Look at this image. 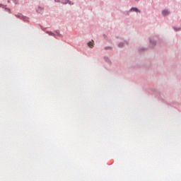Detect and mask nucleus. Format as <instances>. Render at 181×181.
Returning <instances> with one entry per match:
<instances>
[{
  "label": "nucleus",
  "mask_w": 181,
  "mask_h": 181,
  "mask_svg": "<svg viewBox=\"0 0 181 181\" xmlns=\"http://www.w3.org/2000/svg\"><path fill=\"white\" fill-rule=\"evenodd\" d=\"M43 11H44V8H43V7H41V6H38L37 7V10H36V12L37 13H43Z\"/></svg>",
  "instance_id": "5"
},
{
  "label": "nucleus",
  "mask_w": 181,
  "mask_h": 181,
  "mask_svg": "<svg viewBox=\"0 0 181 181\" xmlns=\"http://www.w3.org/2000/svg\"><path fill=\"white\" fill-rule=\"evenodd\" d=\"M149 42L151 47H155V46H156V40H155V39L150 38Z\"/></svg>",
  "instance_id": "2"
},
{
  "label": "nucleus",
  "mask_w": 181,
  "mask_h": 181,
  "mask_svg": "<svg viewBox=\"0 0 181 181\" xmlns=\"http://www.w3.org/2000/svg\"><path fill=\"white\" fill-rule=\"evenodd\" d=\"M111 49V47H105V50H109Z\"/></svg>",
  "instance_id": "15"
},
{
  "label": "nucleus",
  "mask_w": 181,
  "mask_h": 181,
  "mask_svg": "<svg viewBox=\"0 0 181 181\" xmlns=\"http://www.w3.org/2000/svg\"><path fill=\"white\" fill-rule=\"evenodd\" d=\"M12 1H14V0H12Z\"/></svg>",
  "instance_id": "22"
},
{
  "label": "nucleus",
  "mask_w": 181,
  "mask_h": 181,
  "mask_svg": "<svg viewBox=\"0 0 181 181\" xmlns=\"http://www.w3.org/2000/svg\"><path fill=\"white\" fill-rule=\"evenodd\" d=\"M54 33L57 34V36H58V37H63V35L60 34V30H54Z\"/></svg>",
  "instance_id": "7"
},
{
  "label": "nucleus",
  "mask_w": 181,
  "mask_h": 181,
  "mask_svg": "<svg viewBox=\"0 0 181 181\" xmlns=\"http://www.w3.org/2000/svg\"><path fill=\"white\" fill-rule=\"evenodd\" d=\"M128 45V42L125 41L124 42H119L118 44V47H124V45Z\"/></svg>",
  "instance_id": "8"
},
{
  "label": "nucleus",
  "mask_w": 181,
  "mask_h": 181,
  "mask_svg": "<svg viewBox=\"0 0 181 181\" xmlns=\"http://www.w3.org/2000/svg\"><path fill=\"white\" fill-rule=\"evenodd\" d=\"M139 12V13H141V11L136 8V7H132L129 10V12Z\"/></svg>",
  "instance_id": "4"
},
{
  "label": "nucleus",
  "mask_w": 181,
  "mask_h": 181,
  "mask_svg": "<svg viewBox=\"0 0 181 181\" xmlns=\"http://www.w3.org/2000/svg\"><path fill=\"white\" fill-rule=\"evenodd\" d=\"M88 46L90 49H93L94 47V45H93V43L91 42H88Z\"/></svg>",
  "instance_id": "10"
},
{
  "label": "nucleus",
  "mask_w": 181,
  "mask_h": 181,
  "mask_svg": "<svg viewBox=\"0 0 181 181\" xmlns=\"http://www.w3.org/2000/svg\"><path fill=\"white\" fill-rule=\"evenodd\" d=\"M170 14V11L167 9H164L162 11V15L163 16H168Z\"/></svg>",
  "instance_id": "3"
},
{
  "label": "nucleus",
  "mask_w": 181,
  "mask_h": 181,
  "mask_svg": "<svg viewBox=\"0 0 181 181\" xmlns=\"http://www.w3.org/2000/svg\"><path fill=\"white\" fill-rule=\"evenodd\" d=\"M174 30H175V32H178V30H181V28L174 27Z\"/></svg>",
  "instance_id": "13"
},
{
  "label": "nucleus",
  "mask_w": 181,
  "mask_h": 181,
  "mask_svg": "<svg viewBox=\"0 0 181 181\" xmlns=\"http://www.w3.org/2000/svg\"><path fill=\"white\" fill-rule=\"evenodd\" d=\"M1 6H2V8H5V6H4V4H0V7H1Z\"/></svg>",
  "instance_id": "16"
},
{
  "label": "nucleus",
  "mask_w": 181,
  "mask_h": 181,
  "mask_svg": "<svg viewBox=\"0 0 181 181\" xmlns=\"http://www.w3.org/2000/svg\"><path fill=\"white\" fill-rule=\"evenodd\" d=\"M41 29H43V28H42V26H41Z\"/></svg>",
  "instance_id": "21"
},
{
  "label": "nucleus",
  "mask_w": 181,
  "mask_h": 181,
  "mask_svg": "<svg viewBox=\"0 0 181 181\" xmlns=\"http://www.w3.org/2000/svg\"><path fill=\"white\" fill-rule=\"evenodd\" d=\"M15 16H16V18H18V19H23L24 21V22L29 21V18L28 17L24 16L21 13L15 14Z\"/></svg>",
  "instance_id": "1"
},
{
  "label": "nucleus",
  "mask_w": 181,
  "mask_h": 181,
  "mask_svg": "<svg viewBox=\"0 0 181 181\" xmlns=\"http://www.w3.org/2000/svg\"><path fill=\"white\" fill-rule=\"evenodd\" d=\"M8 4H11V0L7 1Z\"/></svg>",
  "instance_id": "18"
},
{
  "label": "nucleus",
  "mask_w": 181,
  "mask_h": 181,
  "mask_svg": "<svg viewBox=\"0 0 181 181\" xmlns=\"http://www.w3.org/2000/svg\"><path fill=\"white\" fill-rule=\"evenodd\" d=\"M46 33L47 35H49V36H53L54 37L56 38V34L54 33L53 32H52V31H46Z\"/></svg>",
  "instance_id": "6"
},
{
  "label": "nucleus",
  "mask_w": 181,
  "mask_h": 181,
  "mask_svg": "<svg viewBox=\"0 0 181 181\" xmlns=\"http://www.w3.org/2000/svg\"><path fill=\"white\" fill-rule=\"evenodd\" d=\"M4 9H5L6 12H8V13H12V12L11 11V8H6V6H4Z\"/></svg>",
  "instance_id": "11"
},
{
  "label": "nucleus",
  "mask_w": 181,
  "mask_h": 181,
  "mask_svg": "<svg viewBox=\"0 0 181 181\" xmlns=\"http://www.w3.org/2000/svg\"><path fill=\"white\" fill-rule=\"evenodd\" d=\"M104 37H105V34L103 35Z\"/></svg>",
  "instance_id": "20"
},
{
  "label": "nucleus",
  "mask_w": 181,
  "mask_h": 181,
  "mask_svg": "<svg viewBox=\"0 0 181 181\" xmlns=\"http://www.w3.org/2000/svg\"><path fill=\"white\" fill-rule=\"evenodd\" d=\"M66 2H67L66 4H68L69 5H74V3L72 2V1H70V0H67Z\"/></svg>",
  "instance_id": "12"
},
{
  "label": "nucleus",
  "mask_w": 181,
  "mask_h": 181,
  "mask_svg": "<svg viewBox=\"0 0 181 181\" xmlns=\"http://www.w3.org/2000/svg\"><path fill=\"white\" fill-rule=\"evenodd\" d=\"M104 60L106 62V63H111V61H110V58H108V57H104Z\"/></svg>",
  "instance_id": "9"
},
{
  "label": "nucleus",
  "mask_w": 181,
  "mask_h": 181,
  "mask_svg": "<svg viewBox=\"0 0 181 181\" xmlns=\"http://www.w3.org/2000/svg\"><path fill=\"white\" fill-rule=\"evenodd\" d=\"M13 2L15 3L16 5H18L19 4L18 0H14Z\"/></svg>",
  "instance_id": "14"
},
{
  "label": "nucleus",
  "mask_w": 181,
  "mask_h": 181,
  "mask_svg": "<svg viewBox=\"0 0 181 181\" xmlns=\"http://www.w3.org/2000/svg\"><path fill=\"white\" fill-rule=\"evenodd\" d=\"M54 2L59 3V2H60V0H54Z\"/></svg>",
  "instance_id": "17"
},
{
  "label": "nucleus",
  "mask_w": 181,
  "mask_h": 181,
  "mask_svg": "<svg viewBox=\"0 0 181 181\" xmlns=\"http://www.w3.org/2000/svg\"><path fill=\"white\" fill-rule=\"evenodd\" d=\"M141 50H145V48H141Z\"/></svg>",
  "instance_id": "19"
}]
</instances>
